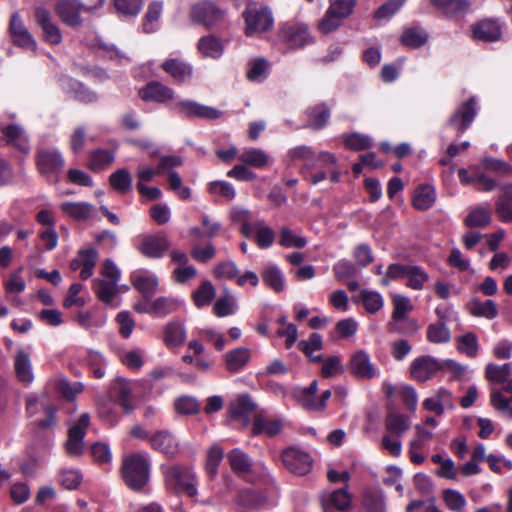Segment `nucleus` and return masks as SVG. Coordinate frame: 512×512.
I'll return each instance as SVG.
<instances>
[{"label":"nucleus","mask_w":512,"mask_h":512,"mask_svg":"<svg viewBox=\"0 0 512 512\" xmlns=\"http://www.w3.org/2000/svg\"><path fill=\"white\" fill-rule=\"evenodd\" d=\"M285 467L296 475H306L312 467L310 455L298 448H288L282 454Z\"/></svg>","instance_id":"9"},{"label":"nucleus","mask_w":512,"mask_h":512,"mask_svg":"<svg viewBox=\"0 0 512 512\" xmlns=\"http://www.w3.org/2000/svg\"><path fill=\"white\" fill-rule=\"evenodd\" d=\"M443 501L449 510L455 512L463 511L467 504L465 497L459 491L453 489L443 491Z\"/></svg>","instance_id":"48"},{"label":"nucleus","mask_w":512,"mask_h":512,"mask_svg":"<svg viewBox=\"0 0 512 512\" xmlns=\"http://www.w3.org/2000/svg\"><path fill=\"white\" fill-rule=\"evenodd\" d=\"M476 113V103L473 98H470L454 112L449 119V124L460 133H463L473 122Z\"/></svg>","instance_id":"13"},{"label":"nucleus","mask_w":512,"mask_h":512,"mask_svg":"<svg viewBox=\"0 0 512 512\" xmlns=\"http://www.w3.org/2000/svg\"><path fill=\"white\" fill-rule=\"evenodd\" d=\"M161 68L176 82H185L189 80L192 75L191 65L179 58L165 60L161 64Z\"/></svg>","instance_id":"21"},{"label":"nucleus","mask_w":512,"mask_h":512,"mask_svg":"<svg viewBox=\"0 0 512 512\" xmlns=\"http://www.w3.org/2000/svg\"><path fill=\"white\" fill-rule=\"evenodd\" d=\"M343 143L347 149L361 151L370 148L373 142L370 136L355 132L343 135Z\"/></svg>","instance_id":"43"},{"label":"nucleus","mask_w":512,"mask_h":512,"mask_svg":"<svg viewBox=\"0 0 512 512\" xmlns=\"http://www.w3.org/2000/svg\"><path fill=\"white\" fill-rule=\"evenodd\" d=\"M256 408V404L248 395L239 396L230 406V412L234 418H244L251 414Z\"/></svg>","instance_id":"38"},{"label":"nucleus","mask_w":512,"mask_h":512,"mask_svg":"<svg viewBox=\"0 0 512 512\" xmlns=\"http://www.w3.org/2000/svg\"><path fill=\"white\" fill-rule=\"evenodd\" d=\"M227 460L232 471L238 476H244L252 470V461L249 455L239 448L228 452Z\"/></svg>","instance_id":"26"},{"label":"nucleus","mask_w":512,"mask_h":512,"mask_svg":"<svg viewBox=\"0 0 512 512\" xmlns=\"http://www.w3.org/2000/svg\"><path fill=\"white\" fill-rule=\"evenodd\" d=\"M264 282L275 292L284 290V277L281 270L277 266H268L262 271Z\"/></svg>","instance_id":"41"},{"label":"nucleus","mask_w":512,"mask_h":512,"mask_svg":"<svg viewBox=\"0 0 512 512\" xmlns=\"http://www.w3.org/2000/svg\"><path fill=\"white\" fill-rule=\"evenodd\" d=\"M174 106L180 113L188 117L216 119L222 116V111L207 105L200 104L192 98H180Z\"/></svg>","instance_id":"10"},{"label":"nucleus","mask_w":512,"mask_h":512,"mask_svg":"<svg viewBox=\"0 0 512 512\" xmlns=\"http://www.w3.org/2000/svg\"><path fill=\"white\" fill-rule=\"evenodd\" d=\"M61 210L76 220H86L91 216L92 206L86 202H65Z\"/></svg>","instance_id":"34"},{"label":"nucleus","mask_w":512,"mask_h":512,"mask_svg":"<svg viewBox=\"0 0 512 512\" xmlns=\"http://www.w3.org/2000/svg\"><path fill=\"white\" fill-rule=\"evenodd\" d=\"M214 312L218 317L232 315L235 312V300L232 295L220 297L214 305Z\"/></svg>","instance_id":"64"},{"label":"nucleus","mask_w":512,"mask_h":512,"mask_svg":"<svg viewBox=\"0 0 512 512\" xmlns=\"http://www.w3.org/2000/svg\"><path fill=\"white\" fill-rule=\"evenodd\" d=\"M90 11L77 0H58L55 5V11L59 18L69 26H78L81 24L80 14L82 11Z\"/></svg>","instance_id":"11"},{"label":"nucleus","mask_w":512,"mask_h":512,"mask_svg":"<svg viewBox=\"0 0 512 512\" xmlns=\"http://www.w3.org/2000/svg\"><path fill=\"white\" fill-rule=\"evenodd\" d=\"M56 389L63 397L72 400L82 392L83 385L81 383L71 384L66 379H59L56 382Z\"/></svg>","instance_id":"60"},{"label":"nucleus","mask_w":512,"mask_h":512,"mask_svg":"<svg viewBox=\"0 0 512 512\" xmlns=\"http://www.w3.org/2000/svg\"><path fill=\"white\" fill-rule=\"evenodd\" d=\"M436 200L435 190L430 185H422L416 189L413 197V206L420 211L429 209Z\"/></svg>","instance_id":"30"},{"label":"nucleus","mask_w":512,"mask_h":512,"mask_svg":"<svg viewBox=\"0 0 512 512\" xmlns=\"http://www.w3.org/2000/svg\"><path fill=\"white\" fill-rule=\"evenodd\" d=\"M341 20L342 18L336 15L333 9L328 8L326 14L319 22L318 28L323 34H328L339 27Z\"/></svg>","instance_id":"62"},{"label":"nucleus","mask_w":512,"mask_h":512,"mask_svg":"<svg viewBox=\"0 0 512 512\" xmlns=\"http://www.w3.org/2000/svg\"><path fill=\"white\" fill-rule=\"evenodd\" d=\"M250 360V350L244 347L233 349L224 355L225 367L229 372L242 370Z\"/></svg>","instance_id":"27"},{"label":"nucleus","mask_w":512,"mask_h":512,"mask_svg":"<svg viewBox=\"0 0 512 512\" xmlns=\"http://www.w3.org/2000/svg\"><path fill=\"white\" fill-rule=\"evenodd\" d=\"M470 312L477 317H485L493 319L497 316V306L493 300H486L484 302L479 299H473L470 304Z\"/></svg>","instance_id":"37"},{"label":"nucleus","mask_w":512,"mask_h":512,"mask_svg":"<svg viewBox=\"0 0 512 512\" xmlns=\"http://www.w3.org/2000/svg\"><path fill=\"white\" fill-rule=\"evenodd\" d=\"M14 372L19 382L29 385L34 380L33 368L29 353L18 349L13 358Z\"/></svg>","instance_id":"19"},{"label":"nucleus","mask_w":512,"mask_h":512,"mask_svg":"<svg viewBox=\"0 0 512 512\" xmlns=\"http://www.w3.org/2000/svg\"><path fill=\"white\" fill-rule=\"evenodd\" d=\"M279 37L291 49L303 48L313 42L307 25L303 23H285L279 30Z\"/></svg>","instance_id":"6"},{"label":"nucleus","mask_w":512,"mask_h":512,"mask_svg":"<svg viewBox=\"0 0 512 512\" xmlns=\"http://www.w3.org/2000/svg\"><path fill=\"white\" fill-rule=\"evenodd\" d=\"M4 140L7 144L13 146L21 152L28 153L29 142L25 130L17 125L11 124L2 128Z\"/></svg>","instance_id":"23"},{"label":"nucleus","mask_w":512,"mask_h":512,"mask_svg":"<svg viewBox=\"0 0 512 512\" xmlns=\"http://www.w3.org/2000/svg\"><path fill=\"white\" fill-rule=\"evenodd\" d=\"M35 19L37 24L41 27L47 42L53 45H57L61 42V32L57 25L51 21V15L48 10L42 7L36 8Z\"/></svg>","instance_id":"16"},{"label":"nucleus","mask_w":512,"mask_h":512,"mask_svg":"<svg viewBox=\"0 0 512 512\" xmlns=\"http://www.w3.org/2000/svg\"><path fill=\"white\" fill-rule=\"evenodd\" d=\"M163 473L167 485L176 491L184 492L189 497H195L197 495V477L189 467L181 465L163 467Z\"/></svg>","instance_id":"2"},{"label":"nucleus","mask_w":512,"mask_h":512,"mask_svg":"<svg viewBox=\"0 0 512 512\" xmlns=\"http://www.w3.org/2000/svg\"><path fill=\"white\" fill-rule=\"evenodd\" d=\"M9 30L15 45L32 51L36 49V42L24 26L18 13L12 15Z\"/></svg>","instance_id":"12"},{"label":"nucleus","mask_w":512,"mask_h":512,"mask_svg":"<svg viewBox=\"0 0 512 512\" xmlns=\"http://www.w3.org/2000/svg\"><path fill=\"white\" fill-rule=\"evenodd\" d=\"M114 161V155L109 150L99 149L94 151L90 157L89 166L93 170H101Z\"/></svg>","instance_id":"59"},{"label":"nucleus","mask_w":512,"mask_h":512,"mask_svg":"<svg viewBox=\"0 0 512 512\" xmlns=\"http://www.w3.org/2000/svg\"><path fill=\"white\" fill-rule=\"evenodd\" d=\"M428 35L425 31L410 28L404 31L401 36V42L410 48H419L426 43Z\"/></svg>","instance_id":"46"},{"label":"nucleus","mask_w":512,"mask_h":512,"mask_svg":"<svg viewBox=\"0 0 512 512\" xmlns=\"http://www.w3.org/2000/svg\"><path fill=\"white\" fill-rule=\"evenodd\" d=\"M111 393L124 412L129 414L133 411L134 407L131 404L132 388L126 379L117 378L111 387Z\"/></svg>","instance_id":"24"},{"label":"nucleus","mask_w":512,"mask_h":512,"mask_svg":"<svg viewBox=\"0 0 512 512\" xmlns=\"http://www.w3.org/2000/svg\"><path fill=\"white\" fill-rule=\"evenodd\" d=\"M151 447L166 456L175 458L181 451L180 442L177 437L168 430H159L149 438Z\"/></svg>","instance_id":"8"},{"label":"nucleus","mask_w":512,"mask_h":512,"mask_svg":"<svg viewBox=\"0 0 512 512\" xmlns=\"http://www.w3.org/2000/svg\"><path fill=\"white\" fill-rule=\"evenodd\" d=\"M282 430V422L278 419H266L257 415L254 420L252 432L254 435L265 434L269 437L275 436Z\"/></svg>","instance_id":"28"},{"label":"nucleus","mask_w":512,"mask_h":512,"mask_svg":"<svg viewBox=\"0 0 512 512\" xmlns=\"http://www.w3.org/2000/svg\"><path fill=\"white\" fill-rule=\"evenodd\" d=\"M431 3L447 15H458L469 9L467 0H431Z\"/></svg>","instance_id":"35"},{"label":"nucleus","mask_w":512,"mask_h":512,"mask_svg":"<svg viewBox=\"0 0 512 512\" xmlns=\"http://www.w3.org/2000/svg\"><path fill=\"white\" fill-rule=\"evenodd\" d=\"M391 332L403 335H413L419 329L417 322L413 319L403 317L402 320H393L389 323Z\"/></svg>","instance_id":"56"},{"label":"nucleus","mask_w":512,"mask_h":512,"mask_svg":"<svg viewBox=\"0 0 512 512\" xmlns=\"http://www.w3.org/2000/svg\"><path fill=\"white\" fill-rule=\"evenodd\" d=\"M191 257L201 263H207L213 259L216 255V249L211 242H208L205 246L194 244L190 251Z\"/></svg>","instance_id":"57"},{"label":"nucleus","mask_w":512,"mask_h":512,"mask_svg":"<svg viewBox=\"0 0 512 512\" xmlns=\"http://www.w3.org/2000/svg\"><path fill=\"white\" fill-rule=\"evenodd\" d=\"M360 296L368 313L374 314L383 307V298L378 292L362 290Z\"/></svg>","instance_id":"54"},{"label":"nucleus","mask_w":512,"mask_h":512,"mask_svg":"<svg viewBox=\"0 0 512 512\" xmlns=\"http://www.w3.org/2000/svg\"><path fill=\"white\" fill-rule=\"evenodd\" d=\"M290 155L293 159L302 160L304 166L301 169V173L306 175V170L312 168L315 165L316 154L308 146H298L290 151Z\"/></svg>","instance_id":"45"},{"label":"nucleus","mask_w":512,"mask_h":512,"mask_svg":"<svg viewBox=\"0 0 512 512\" xmlns=\"http://www.w3.org/2000/svg\"><path fill=\"white\" fill-rule=\"evenodd\" d=\"M134 288L148 300L156 293L158 287L157 277L148 271H136L131 275Z\"/></svg>","instance_id":"18"},{"label":"nucleus","mask_w":512,"mask_h":512,"mask_svg":"<svg viewBox=\"0 0 512 512\" xmlns=\"http://www.w3.org/2000/svg\"><path fill=\"white\" fill-rule=\"evenodd\" d=\"M149 461L142 454L134 453L124 458L122 477L128 487L140 490L149 481Z\"/></svg>","instance_id":"1"},{"label":"nucleus","mask_w":512,"mask_h":512,"mask_svg":"<svg viewBox=\"0 0 512 512\" xmlns=\"http://www.w3.org/2000/svg\"><path fill=\"white\" fill-rule=\"evenodd\" d=\"M224 456V451L220 446L214 445L207 454L205 469L210 478H214L217 474L218 466Z\"/></svg>","instance_id":"52"},{"label":"nucleus","mask_w":512,"mask_h":512,"mask_svg":"<svg viewBox=\"0 0 512 512\" xmlns=\"http://www.w3.org/2000/svg\"><path fill=\"white\" fill-rule=\"evenodd\" d=\"M90 423V416L84 413L78 421L68 430V439L65 442V450L69 456L79 457L84 451V437Z\"/></svg>","instance_id":"7"},{"label":"nucleus","mask_w":512,"mask_h":512,"mask_svg":"<svg viewBox=\"0 0 512 512\" xmlns=\"http://www.w3.org/2000/svg\"><path fill=\"white\" fill-rule=\"evenodd\" d=\"M64 158L56 148H38L36 165L39 173L50 182H57L58 174L64 168Z\"/></svg>","instance_id":"3"},{"label":"nucleus","mask_w":512,"mask_h":512,"mask_svg":"<svg viewBox=\"0 0 512 512\" xmlns=\"http://www.w3.org/2000/svg\"><path fill=\"white\" fill-rule=\"evenodd\" d=\"M117 283L104 279H95L93 281V289L102 302L112 304L114 296L118 292Z\"/></svg>","instance_id":"31"},{"label":"nucleus","mask_w":512,"mask_h":512,"mask_svg":"<svg viewBox=\"0 0 512 512\" xmlns=\"http://www.w3.org/2000/svg\"><path fill=\"white\" fill-rule=\"evenodd\" d=\"M82 475L79 471L65 469L60 472L59 483L68 490L77 489L81 483Z\"/></svg>","instance_id":"61"},{"label":"nucleus","mask_w":512,"mask_h":512,"mask_svg":"<svg viewBox=\"0 0 512 512\" xmlns=\"http://www.w3.org/2000/svg\"><path fill=\"white\" fill-rule=\"evenodd\" d=\"M440 369L441 365L436 359L430 356H423L415 359L410 367L411 376L419 382L429 380Z\"/></svg>","instance_id":"15"},{"label":"nucleus","mask_w":512,"mask_h":512,"mask_svg":"<svg viewBox=\"0 0 512 512\" xmlns=\"http://www.w3.org/2000/svg\"><path fill=\"white\" fill-rule=\"evenodd\" d=\"M386 430L395 437L402 435L409 429L410 423L408 417L396 412H389L385 420Z\"/></svg>","instance_id":"29"},{"label":"nucleus","mask_w":512,"mask_h":512,"mask_svg":"<svg viewBox=\"0 0 512 512\" xmlns=\"http://www.w3.org/2000/svg\"><path fill=\"white\" fill-rule=\"evenodd\" d=\"M500 36L501 27L494 20H482L473 27V37L476 40L484 42H493L499 40Z\"/></svg>","instance_id":"25"},{"label":"nucleus","mask_w":512,"mask_h":512,"mask_svg":"<svg viewBox=\"0 0 512 512\" xmlns=\"http://www.w3.org/2000/svg\"><path fill=\"white\" fill-rule=\"evenodd\" d=\"M162 12L161 2H152L145 14V20L143 23V31L145 33H152L156 30V23L158 22Z\"/></svg>","instance_id":"49"},{"label":"nucleus","mask_w":512,"mask_h":512,"mask_svg":"<svg viewBox=\"0 0 512 512\" xmlns=\"http://www.w3.org/2000/svg\"><path fill=\"white\" fill-rule=\"evenodd\" d=\"M83 266L80 272V277L82 280H87L93 274V269L96 265L98 259V253L95 249L89 248L81 250Z\"/></svg>","instance_id":"53"},{"label":"nucleus","mask_w":512,"mask_h":512,"mask_svg":"<svg viewBox=\"0 0 512 512\" xmlns=\"http://www.w3.org/2000/svg\"><path fill=\"white\" fill-rule=\"evenodd\" d=\"M169 248L165 235H145L142 237L139 251L149 258H159Z\"/></svg>","instance_id":"17"},{"label":"nucleus","mask_w":512,"mask_h":512,"mask_svg":"<svg viewBox=\"0 0 512 512\" xmlns=\"http://www.w3.org/2000/svg\"><path fill=\"white\" fill-rule=\"evenodd\" d=\"M406 277L408 278L407 286L416 290L421 289L428 280V275L417 266H409Z\"/></svg>","instance_id":"63"},{"label":"nucleus","mask_w":512,"mask_h":512,"mask_svg":"<svg viewBox=\"0 0 512 512\" xmlns=\"http://www.w3.org/2000/svg\"><path fill=\"white\" fill-rule=\"evenodd\" d=\"M450 338V331L443 322L430 324L427 328V339L432 343H447Z\"/></svg>","instance_id":"47"},{"label":"nucleus","mask_w":512,"mask_h":512,"mask_svg":"<svg viewBox=\"0 0 512 512\" xmlns=\"http://www.w3.org/2000/svg\"><path fill=\"white\" fill-rule=\"evenodd\" d=\"M225 11L215 3L204 0L191 6L190 19L193 23L211 29L224 21Z\"/></svg>","instance_id":"5"},{"label":"nucleus","mask_w":512,"mask_h":512,"mask_svg":"<svg viewBox=\"0 0 512 512\" xmlns=\"http://www.w3.org/2000/svg\"><path fill=\"white\" fill-rule=\"evenodd\" d=\"M186 338V331L182 323L169 322L164 330V342L168 346H180Z\"/></svg>","instance_id":"33"},{"label":"nucleus","mask_w":512,"mask_h":512,"mask_svg":"<svg viewBox=\"0 0 512 512\" xmlns=\"http://www.w3.org/2000/svg\"><path fill=\"white\" fill-rule=\"evenodd\" d=\"M215 296V289L209 280L204 281L193 293L194 303L197 307L208 305Z\"/></svg>","instance_id":"51"},{"label":"nucleus","mask_w":512,"mask_h":512,"mask_svg":"<svg viewBox=\"0 0 512 512\" xmlns=\"http://www.w3.org/2000/svg\"><path fill=\"white\" fill-rule=\"evenodd\" d=\"M485 374L487 379L498 383H506L510 376V365H496L490 363L486 366Z\"/></svg>","instance_id":"50"},{"label":"nucleus","mask_w":512,"mask_h":512,"mask_svg":"<svg viewBox=\"0 0 512 512\" xmlns=\"http://www.w3.org/2000/svg\"><path fill=\"white\" fill-rule=\"evenodd\" d=\"M308 114V126L312 129H321L323 128L330 117L329 108L324 104L318 105L312 109L307 111Z\"/></svg>","instance_id":"39"},{"label":"nucleus","mask_w":512,"mask_h":512,"mask_svg":"<svg viewBox=\"0 0 512 512\" xmlns=\"http://www.w3.org/2000/svg\"><path fill=\"white\" fill-rule=\"evenodd\" d=\"M243 17L247 36L267 32L273 26L272 12L264 6L249 4L243 12Z\"/></svg>","instance_id":"4"},{"label":"nucleus","mask_w":512,"mask_h":512,"mask_svg":"<svg viewBox=\"0 0 512 512\" xmlns=\"http://www.w3.org/2000/svg\"><path fill=\"white\" fill-rule=\"evenodd\" d=\"M350 371L353 375L362 379H372L377 375L368 354L363 350L357 351L351 357Z\"/></svg>","instance_id":"20"},{"label":"nucleus","mask_w":512,"mask_h":512,"mask_svg":"<svg viewBox=\"0 0 512 512\" xmlns=\"http://www.w3.org/2000/svg\"><path fill=\"white\" fill-rule=\"evenodd\" d=\"M458 350L469 357H475L478 353V341L474 333L468 332L458 338Z\"/></svg>","instance_id":"58"},{"label":"nucleus","mask_w":512,"mask_h":512,"mask_svg":"<svg viewBox=\"0 0 512 512\" xmlns=\"http://www.w3.org/2000/svg\"><path fill=\"white\" fill-rule=\"evenodd\" d=\"M239 160L246 165L262 168L268 163V155L261 149L251 148L239 155Z\"/></svg>","instance_id":"42"},{"label":"nucleus","mask_w":512,"mask_h":512,"mask_svg":"<svg viewBox=\"0 0 512 512\" xmlns=\"http://www.w3.org/2000/svg\"><path fill=\"white\" fill-rule=\"evenodd\" d=\"M275 238L274 231L262 222L255 224V239L260 248L270 247Z\"/></svg>","instance_id":"55"},{"label":"nucleus","mask_w":512,"mask_h":512,"mask_svg":"<svg viewBox=\"0 0 512 512\" xmlns=\"http://www.w3.org/2000/svg\"><path fill=\"white\" fill-rule=\"evenodd\" d=\"M321 505L323 512H332L333 508L347 511L351 507V495L348 492V487L324 493L321 497Z\"/></svg>","instance_id":"14"},{"label":"nucleus","mask_w":512,"mask_h":512,"mask_svg":"<svg viewBox=\"0 0 512 512\" xmlns=\"http://www.w3.org/2000/svg\"><path fill=\"white\" fill-rule=\"evenodd\" d=\"M501 195L495 204V210L503 222H512V183H505L499 186Z\"/></svg>","instance_id":"22"},{"label":"nucleus","mask_w":512,"mask_h":512,"mask_svg":"<svg viewBox=\"0 0 512 512\" xmlns=\"http://www.w3.org/2000/svg\"><path fill=\"white\" fill-rule=\"evenodd\" d=\"M491 213L483 207H477L470 211L465 218V225L470 228H483L490 224Z\"/></svg>","instance_id":"40"},{"label":"nucleus","mask_w":512,"mask_h":512,"mask_svg":"<svg viewBox=\"0 0 512 512\" xmlns=\"http://www.w3.org/2000/svg\"><path fill=\"white\" fill-rule=\"evenodd\" d=\"M198 50L206 57L218 58L222 55L223 45L214 35H207L199 39Z\"/></svg>","instance_id":"32"},{"label":"nucleus","mask_w":512,"mask_h":512,"mask_svg":"<svg viewBox=\"0 0 512 512\" xmlns=\"http://www.w3.org/2000/svg\"><path fill=\"white\" fill-rule=\"evenodd\" d=\"M110 185L119 193H127L132 188V176L125 168L112 173L109 177Z\"/></svg>","instance_id":"36"},{"label":"nucleus","mask_w":512,"mask_h":512,"mask_svg":"<svg viewBox=\"0 0 512 512\" xmlns=\"http://www.w3.org/2000/svg\"><path fill=\"white\" fill-rule=\"evenodd\" d=\"M177 301L169 297H159L151 300L152 315L165 317L177 309Z\"/></svg>","instance_id":"44"}]
</instances>
